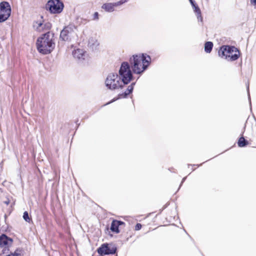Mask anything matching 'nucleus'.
I'll return each instance as SVG.
<instances>
[{"label":"nucleus","instance_id":"f257e3e1","mask_svg":"<svg viewBox=\"0 0 256 256\" xmlns=\"http://www.w3.org/2000/svg\"><path fill=\"white\" fill-rule=\"evenodd\" d=\"M151 62L150 56L146 54L133 55L130 58V66L132 72L136 74H142Z\"/></svg>","mask_w":256,"mask_h":256},{"label":"nucleus","instance_id":"f03ea898","mask_svg":"<svg viewBox=\"0 0 256 256\" xmlns=\"http://www.w3.org/2000/svg\"><path fill=\"white\" fill-rule=\"evenodd\" d=\"M54 38V34L49 31L38 38L36 41L38 50L44 54L50 53L55 47Z\"/></svg>","mask_w":256,"mask_h":256},{"label":"nucleus","instance_id":"7ed1b4c3","mask_svg":"<svg viewBox=\"0 0 256 256\" xmlns=\"http://www.w3.org/2000/svg\"><path fill=\"white\" fill-rule=\"evenodd\" d=\"M118 75L124 85L128 84L132 78L130 66L128 62H123L119 70Z\"/></svg>","mask_w":256,"mask_h":256},{"label":"nucleus","instance_id":"20e7f679","mask_svg":"<svg viewBox=\"0 0 256 256\" xmlns=\"http://www.w3.org/2000/svg\"><path fill=\"white\" fill-rule=\"evenodd\" d=\"M105 84L107 88L111 90L122 88L124 86L118 75L114 73L108 76Z\"/></svg>","mask_w":256,"mask_h":256},{"label":"nucleus","instance_id":"39448f33","mask_svg":"<svg viewBox=\"0 0 256 256\" xmlns=\"http://www.w3.org/2000/svg\"><path fill=\"white\" fill-rule=\"evenodd\" d=\"M46 6L50 12L54 14L61 13L64 8V4L60 0H50Z\"/></svg>","mask_w":256,"mask_h":256},{"label":"nucleus","instance_id":"423d86ee","mask_svg":"<svg viewBox=\"0 0 256 256\" xmlns=\"http://www.w3.org/2000/svg\"><path fill=\"white\" fill-rule=\"evenodd\" d=\"M75 28L72 26H66L60 32V38L64 41H70L76 36Z\"/></svg>","mask_w":256,"mask_h":256},{"label":"nucleus","instance_id":"0eeeda50","mask_svg":"<svg viewBox=\"0 0 256 256\" xmlns=\"http://www.w3.org/2000/svg\"><path fill=\"white\" fill-rule=\"evenodd\" d=\"M11 14V8L7 2L0 3V22L6 21Z\"/></svg>","mask_w":256,"mask_h":256},{"label":"nucleus","instance_id":"6e6552de","mask_svg":"<svg viewBox=\"0 0 256 256\" xmlns=\"http://www.w3.org/2000/svg\"><path fill=\"white\" fill-rule=\"evenodd\" d=\"M116 250V248L114 246L110 247L108 244H102L97 250L98 252L101 256H102V254H114Z\"/></svg>","mask_w":256,"mask_h":256},{"label":"nucleus","instance_id":"1a4fd4ad","mask_svg":"<svg viewBox=\"0 0 256 256\" xmlns=\"http://www.w3.org/2000/svg\"><path fill=\"white\" fill-rule=\"evenodd\" d=\"M13 240L12 238L3 234L0 236V247L4 248L3 250H6L12 244Z\"/></svg>","mask_w":256,"mask_h":256},{"label":"nucleus","instance_id":"9d476101","mask_svg":"<svg viewBox=\"0 0 256 256\" xmlns=\"http://www.w3.org/2000/svg\"><path fill=\"white\" fill-rule=\"evenodd\" d=\"M34 27L38 32H44V30H49L50 29L51 24L49 22L43 23L36 22L34 24Z\"/></svg>","mask_w":256,"mask_h":256},{"label":"nucleus","instance_id":"9b49d317","mask_svg":"<svg viewBox=\"0 0 256 256\" xmlns=\"http://www.w3.org/2000/svg\"><path fill=\"white\" fill-rule=\"evenodd\" d=\"M72 54L74 58H77L80 62L84 60L86 56V52L82 49L74 50L72 52Z\"/></svg>","mask_w":256,"mask_h":256},{"label":"nucleus","instance_id":"f8f14e48","mask_svg":"<svg viewBox=\"0 0 256 256\" xmlns=\"http://www.w3.org/2000/svg\"><path fill=\"white\" fill-rule=\"evenodd\" d=\"M118 6V2H110L103 4L102 8L107 12H112L114 10V8Z\"/></svg>","mask_w":256,"mask_h":256},{"label":"nucleus","instance_id":"ddd939ff","mask_svg":"<svg viewBox=\"0 0 256 256\" xmlns=\"http://www.w3.org/2000/svg\"><path fill=\"white\" fill-rule=\"evenodd\" d=\"M124 224V222L122 221L118 220H113L111 224L110 230L112 232L118 234L120 232L118 226Z\"/></svg>","mask_w":256,"mask_h":256},{"label":"nucleus","instance_id":"4468645a","mask_svg":"<svg viewBox=\"0 0 256 256\" xmlns=\"http://www.w3.org/2000/svg\"><path fill=\"white\" fill-rule=\"evenodd\" d=\"M99 43L96 36L90 37L88 40V46L92 50L96 49Z\"/></svg>","mask_w":256,"mask_h":256},{"label":"nucleus","instance_id":"2eb2a0df","mask_svg":"<svg viewBox=\"0 0 256 256\" xmlns=\"http://www.w3.org/2000/svg\"><path fill=\"white\" fill-rule=\"evenodd\" d=\"M135 84V82L132 83L130 86H129L126 90L121 94H119V98H126L132 92L134 88V86Z\"/></svg>","mask_w":256,"mask_h":256},{"label":"nucleus","instance_id":"dca6fc26","mask_svg":"<svg viewBox=\"0 0 256 256\" xmlns=\"http://www.w3.org/2000/svg\"><path fill=\"white\" fill-rule=\"evenodd\" d=\"M192 7L193 8V10H194V12L196 13V14L197 16L198 20V21L202 22V16L201 10L200 9V8H198V6L196 5V4H195L194 6H192Z\"/></svg>","mask_w":256,"mask_h":256},{"label":"nucleus","instance_id":"f3484780","mask_svg":"<svg viewBox=\"0 0 256 256\" xmlns=\"http://www.w3.org/2000/svg\"><path fill=\"white\" fill-rule=\"evenodd\" d=\"M225 48L226 49V54L228 58L233 52H238V49L234 46H225Z\"/></svg>","mask_w":256,"mask_h":256},{"label":"nucleus","instance_id":"a211bd4d","mask_svg":"<svg viewBox=\"0 0 256 256\" xmlns=\"http://www.w3.org/2000/svg\"><path fill=\"white\" fill-rule=\"evenodd\" d=\"M225 46H222L218 50V55L222 58H224L226 60L228 59L226 54V49Z\"/></svg>","mask_w":256,"mask_h":256},{"label":"nucleus","instance_id":"6ab92c4d","mask_svg":"<svg viewBox=\"0 0 256 256\" xmlns=\"http://www.w3.org/2000/svg\"><path fill=\"white\" fill-rule=\"evenodd\" d=\"M213 48V44L211 42H207L204 44V50L206 53H210Z\"/></svg>","mask_w":256,"mask_h":256},{"label":"nucleus","instance_id":"aec40b11","mask_svg":"<svg viewBox=\"0 0 256 256\" xmlns=\"http://www.w3.org/2000/svg\"><path fill=\"white\" fill-rule=\"evenodd\" d=\"M248 144V141L245 140L243 136H242L239 138L238 142V146L240 148L246 146Z\"/></svg>","mask_w":256,"mask_h":256},{"label":"nucleus","instance_id":"412c9836","mask_svg":"<svg viewBox=\"0 0 256 256\" xmlns=\"http://www.w3.org/2000/svg\"><path fill=\"white\" fill-rule=\"evenodd\" d=\"M240 56V52H234V54H232L230 56L229 58L228 59V60L234 61L238 59Z\"/></svg>","mask_w":256,"mask_h":256},{"label":"nucleus","instance_id":"4be33fe9","mask_svg":"<svg viewBox=\"0 0 256 256\" xmlns=\"http://www.w3.org/2000/svg\"><path fill=\"white\" fill-rule=\"evenodd\" d=\"M23 218L26 222H29L30 220V218H29L28 214L27 212H24V215H23Z\"/></svg>","mask_w":256,"mask_h":256},{"label":"nucleus","instance_id":"5701e85b","mask_svg":"<svg viewBox=\"0 0 256 256\" xmlns=\"http://www.w3.org/2000/svg\"><path fill=\"white\" fill-rule=\"evenodd\" d=\"M128 0H120L118 2H118V6H121V5L126 3Z\"/></svg>","mask_w":256,"mask_h":256},{"label":"nucleus","instance_id":"b1692460","mask_svg":"<svg viewBox=\"0 0 256 256\" xmlns=\"http://www.w3.org/2000/svg\"><path fill=\"white\" fill-rule=\"evenodd\" d=\"M98 12H95L93 15V20H98Z\"/></svg>","mask_w":256,"mask_h":256},{"label":"nucleus","instance_id":"393cba45","mask_svg":"<svg viewBox=\"0 0 256 256\" xmlns=\"http://www.w3.org/2000/svg\"><path fill=\"white\" fill-rule=\"evenodd\" d=\"M142 228V224H137L135 226V230H138Z\"/></svg>","mask_w":256,"mask_h":256},{"label":"nucleus","instance_id":"a878e982","mask_svg":"<svg viewBox=\"0 0 256 256\" xmlns=\"http://www.w3.org/2000/svg\"><path fill=\"white\" fill-rule=\"evenodd\" d=\"M250 4L256 8V0H250Z\"/></svg>","mask_w":256,"mask_h":256},{"label":"nucleus","instance_id":"bb28decb","mask_svg":"<svg viewBox=\"0 0 256 256\" xmlns=\"http://www.w3.org/2000/svg\"><path fill=\"white\" fill-rule=\"evenodd\" d=\"M189 1L192 6H194V4H196L194 0H189Z\"/></svg>","mask_w":256,"mask_h":256},{"label":"nucleus","instance_id":"cd10ccee","mask_svg":"<svg viewBox=\"0 0 256 256\" xmlns=\"http://www.w3.org/2000/svg\"><path fill=\"white\" fill-rule=\"evenodd\" d=\"M186 179V178H184L182 180V182H181V184H180V186L184 182V181Z\"/></svg>","mask_w":256,"mask_h":256},{"label":"nucleus","instance_id":"c85d7f7f","mask_svg":"<svg viewBox=\"0 0 256 256\" xmlns=\"http://www.w3.org/2000/svg\"><path fill=\"white\" fill-rule=\"evenodd\" d=\"M249 90V87H248V91ZM248 98H249V100H250V94H249V92H248Z\"/></svg>","mask_w":256,"mask_h":256},{"label":"nucleus","instance_id":"c756f323","mask_svg":"<svg viewBox=\"0 0 256 256\" xmlns=\"http://www.w3.org/2000/svg\"><path fill=\"white\" fill-rule=\"evenodd\" d=\"M114 100H112V101H110V102H108L106 104H110V103H111V102H114Z\"/></svg>","mask_w":256,"mask_h":256},{"label":"nucleus","instance_id":"7c9ffc66","mask_svg":"<svg viewBox=\"0 0 256 256\" xmlns=\"http://www.w3.org/2000/svg\"><path fill=\"white\" fill-rule=\"evenodd\" d=\"M6 204H8V202H6Z\"/></svg>","mask_w":256,"mask_h":256},{"label":"nucleus","instance_id":"2f4dec72","mask_svg":"<svg viewBox=\"0 0 256 256\" xmlns=\"http://www.w3.org/2000/svg\"><path fill=\"white\" fill-rule=\"evenodd\" d=\"M6 204H8V202H6Z\"/></svg>","mask_w":256,"mask_h":256}]
</instances>
